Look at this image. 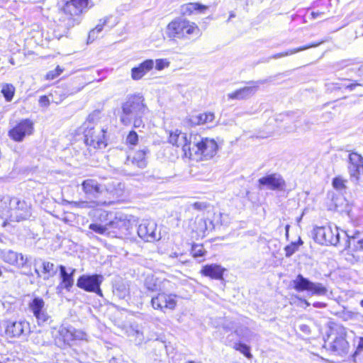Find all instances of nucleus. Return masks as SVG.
<instances>
[{"label":"nucleus","mask_w":363,"mask_h":363,"mask_svg":"<svg viewBox=\"0 0 363 363\" xmlns=\"http://www.w3.org/2000/svg\"><path fill=\"white\" fill-rule=\"evenodd\" d=\"M289 228V225H286V235L288 234Z\"/></svg>","instance_id":"obj_59"},{"label":"nucleus","mask_w":363,"mask_h":363,"mask_svg":"<svg viewBox=\"0 0 363 363\" xmlns=\"http://www.w3.org/2000/svg\"><path fill=\"white\" fill-rule=\"evenodd\" d=\"M156 230L157 224L153 220H145L138 225V235L146 242H153L160 238Z\"/></svg>","instance_id":"obj_17"},{"label":"nucleus","mask_w":363,"mask_h":363,"mask_svg":"<svg viewBox=\"0 0 363 363\" xmlns=\"http://www.w3.org/2000/svg\"><path fill=\"white\" fill-rule=\"evenodd\" d=\"M94 6L91 0H70L59 11L57 27L64 33L80 23V14Z\"/></svg>","instance_id":"obj_3"},{"label":"nucleus","mask_w":363,"mask_h":363,"mask_svg":"<svg viewBox=\"0 0 363 363\" xmlns=\"http://www.w3.org/2000/svg\"><path fill=\"white\" fill-rule=\"evenodd\" d=\"M148 152L149 150L147 148L140 150L135 153V156L131 160L128 158L127 162L129 163V162H131L133 164L136 165L139 168H145L146 167L145 155Z\"/></svg>","instance_id":"obj_30"},{"label":"nucleus","mask_w":363,"mask_h":363,"mask_svg":"<svg viewBox=\"0 0 363 363\" xmlns=\"http://www.w3.org/2000/svg\"><path fill=\"white\" fill-rule=\"evenodd\" d=\"M191 254L194 258L199 262H201L204 259L203 257L206 254V251L203 245L193 244L191 249Z\"/></svg>","instance_id":"obj_35"},{"label":"nucleus","mask_w":363,"mask_h":363,"mask_svg":"<svg viewBox=\"0 0 363 363\" xmlns=\"http://www.w3.org/2000/svg\"><path fill=\"white\" fill-rule=\"evenodd\" d=\"M145 286L150 291H157L159 290L158 279L153 275H149L145 278Z\"/></svg>","instance_id":"obj_37"},{"label":"nucleus","mask_w":363,"mask_h":363,"mask_svg":"<svg viewBox=\"0 0 363 363\" xmlns=\"http://www.w3.org/2000/svg\"><path fill=\"white\" fill-rule=\"evenodd\" d=\"M322 14V13H319V12H314L313 11L311 13V16L313 17V18H317L319 16H320Z\"/></svg>","instance_id":"obj_55"},{"label":"nucleus","mask_w":363,"mask_h":363,"mask_svg":"<svg viewBox=\"0 0 363 363\" xmlns=\"http://www.w3.org/2000/svg\"><path fill=\"white\" fill-rule=\"evenodd\" d=\"M347 181L340 177H336L333 179V186L337 191H342L346 189L345 182Z\"/></svg>","instance_id":"obj_43"},{"label":"nucleus","mask_w":363,"mask_h":363,"mask_svg":"<svg viewBox=\"0 0 363 363\" xmlns=\"http://www.w3.org/2000/svg\"><path fill=\"white\" fill-rule=\"evenodd\" d=\"M127 335L129 337L134 338L136 345H140L144 341L143 328L136 323H133L128 328Z\"/></svg>","instance_id":"obj_29"},{"label":"nucleus","mask_w":363,"mask_h":363,"mask_svg":"<svg viewBox=\"0 0 363 363\" xmlns=\"http://www.w3.org/2000/svg\"><path fill=\"white\" fill-rule=\"evenodd\" d=\"M169 62L166 59H157L155 61V68L157 70H162L168 67Z\"/></svg>","instance_id":"obj_47"},{"label":"nucleus","mask_w":363,"mask_h":363,"mask_svg":"<svg viewBox=\"0 0 363 363\" xmlns=\"http://www.w3.org/2000/svg\"><path fill=\"white\" fill-rule=\"evenodd\" d=\"M100 113L99 111L90 113L79 129L84 135L86 145L93 149H103L107 145V129L98 123Z\"/></svg>","instance_id":"obj_2"},{"label":"nucleus","mask_w":363,"mask_h":363,"mask_svg":"<svg viewBox=\"0 0 363 363\" xmlns=\"http://www.w3.org/2000/svg\"><path fill=\"white\" fill-rule=\"evenodd\" d=\"M188 363H195V362H189Z\"/></svg>","instance_id":"obj_64"},{"label":"nucleus","mask_w":363,"mask_h":363,"mask_svg":"<svg viewBox=\"0 0 363 363\" xmlns=\"http://www.w3.org/2000/svg\"><path fill=\"white\" fill-rule=\"evenodd\" d=\"M347 330L342 325H336L330 328L325 344L338 355H345L349 352V343L346 340Z\"/></svg>","instance_id":"obj_7"},{"label":"nucleus","mask_w":363,"mask_h":363,"mask_svg":"<svg viewBox=\"0 0 363 363\" xmlns=\"http://www.w3.org/2000/svg\"><path fill=\"white\" fill-rule=\"evenodd\" d=\"M179 261H180L181 262H182V263L186 262V261H185V260H183V259H179Z\"/></svg>","instance_id":"obj_61"},{"label":"nucleus","mask_w":363,"mask_h":363,"mask_svg":"<svg viewBox=\"0 0 363 363\" xmlns=\"http://www.w3.org/2000/svg\"><path fill=\"white\" fill-rule=\"evenodd\" d=\"M313 306L315 308H323L326 306V304L323 302L316 301L313 303Z\"/></svg>","instance_id":"obj_53"},{"label":"nucleus","mask_w":363,"mask_h":363,"mask_svg":"<svg viewBox=\"0 0 363 363\" xmlns=\"http://www.w3.org/2000/svg\"><path fill=\"white\" fill-rule=\"evenodd\" d=\"M234 16H235L234 14H230V18H233Z\"/></svg>","instance_id":"obj_62"},{"label":"nucleus","mask_w":363,"mask_h":363,"mask_svg":"<svg viewBox=\"0 0 363 363\" xmlns=\"http://www.w3.org/2000/svg\"><path fill=\"white\" fill-rule=\"evenodd\" d=\"M79 91V89L77 90H69V89H65L62 90L60 87H57L56 89L54 91V93L56 94H59L60 96H62L63 99L67 97L69 95H72L76 92Z\"/></svg>","instance_id":"obj_45"},{"label":"nucleus","mask_w":363,"mask_h":363,"mask_svg":"<svg viewBox=\"0 0 363 363\" xmlns=\"http://www.w3.org/2000/svg\"><path fill=\"white\" fill-rule=\"evenodd\" d=\"M305 302H306V303L308 306H309V305H310V303H309L307 301H305Z\"/></svg>","instance_id":"obj_63"},{"label":"nucleus","mask_w":363,"mask_h":363,"mask_svg":"<svg viewBox=\"0 0 363 363\" xmlns=\"http://www.w3.org/2000/svg\"><path fill=\"white\" fill-rule=\"evenodd\" d=\"M189 140L190 135L187 136L186 133H182L181 130L177 129L174 131H170L169 133V143L177 147H182V151L186 157H187L188 154L189 153V151L191 145Z\"/></svg>","instance_id":"obj_19"},{"label":"nucleus","mask_w":363,"mask_h":363,"mask_svg":"<svg viewBox=\"0 0 363 363\" xmlns=\"http://www.w3.org/2000/svg\"><path fill=\"white\" fill-rule=\"evenodd\" d=\"M104 280V276L101 274H82L77 279V286L86 292L95 293L102 297L101 284Z\"/></svg>","instance_id":"obj_10"},{"label":"nucleus","mask_w":363,"mask_h":363,"mask_svg":"<svg viewBox=\"0 0 363 363\" xmlns=\"http://www.w3.org/2000/svg\"><path fill=\"white\" fill-rule=\"evenodd\" d=\"M129 288L121 281H116L113 286V296L119 299H124L129 295Z\"/></svg>","instance_id":"obj_31"},{"label":"nucleus","mask_w":363,"mask_h":363,"mask_svg":"<svg viewBox=\"0 0 363 363\" xmlns=\"http://www.w3.org/2000/svg\"><path fill=\"white\" fill-rule=\"evenodd\" d=\"M293 287L296 291H306L315 296H325L328 292L326 286L322 283L313 282L301 274H298L293 280Z\"/></svg>","instance_id":"obj_9"},{"label":"nucleus","mask_w":363,"mask_h":363,"mask_svg":"<svg viewBox=\"0 0 363 363\" xmlns=\"http://www.w3.org/2000/svg\"><path fill=\"white\" fill-rule=\"evenodd\" d=\"M264 81H250L247 82L250 86L238 89L228 94V98L233 100H247L253 96L259 89V84H264Z\"/></svg>","instance_id":"obj_16"},{"label":"nucleus","mask_w":363,"mask_h":363,"mask_svg":"<svg viewBox=\"0 0 363 363\" xmlns=\"http://www.w3.org/2000/svg\"><path fill=\"white\" fill-rule=\"evenodd\" d=\"M29 308L37 319L38 325L44 324L50 318L45 308V301L42 298L35 297L29 303Z\"/></svg>","instance_id":"obj_20"},{"label":"nucleus","mask_w":363,"mask_h":363,"mask_svg":"<svg viewBox=\"0 0 363 363\" xmlns=\"http://www.w3.org/2000/svg\"><path fill=\"white\" fill-rule=\"evenodd\" d=\"M154 66L153 60H146L138 66L132 68L131 77L134 80H139L150 72Z\"/></svg>","instance_id":"obj_25"},{"label":"nucleus","mask_w":363,"mask_h":363,"mask_svg":"<svg viewBox=\"0 0 363 363\" xmlns=\"http://www.w3.org/2000/svg\"><path fill=\"white\" fill-rule=\"evenodd\" d=\"M348 172L351 179L357 182L363 174V157L356 152H352L348 157Z\"/></svg>","instance_id":"obj_15"},{"label":"nucleus","mask_w":363,"mask_h":363,"mask_svg":"<svg viewBox=\"0 0 363 363\" xmlns=\"http://www.w3.org/2000/svg\"><path fill=\"white\" fill-rule=\"evenodd\" d=\"M314 240L320 245H337L340 242V233L335 226L316 227L314 228Z\"/></svg>","instance_id":"obj_11"},{"label":"nucleus","mask_w":363,"mask_h":363,"mask_svg":"<svg viewBox=\"0 0 363 363\" xmlns=\"http://www.w3.org/2000/svg\"><path fill=\"white\" fill-rule=\"evenodd\" d=\"M106 20H104L103 23H99L98 24L95 28H94L93 30H91L89 33V35H88V43L89 42H93L95 38H97V34L99 33L100 32H101V30H103V28H104V26L106 23Z\"/></svg>","instance_id":"obj_42"},{"label":"nucleus","mask_w":363,"mask_h":363,"mask_svg":"<svg viewBox=\"0 0 363 363\" xmlns=\"http://www.w3.org/2000/svg\"><path fill=\"white\" fill-rule=\"evenodd\" d=\"M215 119V115L212 112L202 113H192L186 119V123L189 126L200 125L212 123Z\"/></svg>","instance_id":"obj_23"},{"label":"nucleus","mask_w":363,"mask_h":363,"mask_svg":"<svg viewBox=\"0 0 363 363\" xmlns=\"http://www.w3.org/2000/svg\"><path fill=\"white\" fill-rule=\"evenodd\" d=\"M362 351H363V337L359 338L354 354H357L361 352Z\"/></svg>","instance_id":"obj_51"},{"label":"nucleus","mask_w":363,"mask_h":363,"mask_svg":"<svg viewBox=\"0 0 363 363\" xmlns=\"http://www.w3.org/2000/svg\"><path fill=\"white\" fill-rule=\"evenodd\" d=\"M259 188L271 191H284L286 184L283 177L279 173L267 174L258 179Z\"/></svg>","instance_id":"obj_12"},{"label":"nucleus","mask_w":363,"mask_h":363,"mask_svg":"<svg viewBox=\"0 0 363 363\" xmlns=\"http://www.w3.org/2000/svg\"><path fill=\"white\" fill-rule=\"evenodd\" d=\"M190 150L187 157L192 160H207L213 157L218 145L214 139L202 137L200 134H190Z\"/></svg>","instance_id":"obj_4"},{"label":"nucleus","mask_w":363,"mask_h":363,"mask_svg":"<svg viewBox=\"0 0 363 363\" xmlns=\"http://www.w3.org/2000/svg\"><path fill=\"white\" fill-rule=\"evenodd\" d=\"M225 271V269L221 265L217 264H211L204 265L201 270V273L205 277H208L213 279L220 280L223 278V274Z\"/></svg>","instance_id":"obj_24"},{"label":"nucleus","mask_w":363,"mask_h":363,"mask_svg":"<svg viewBox=\"0 0 363 363\" xmlns=\"http://www.w3.org/2000/svg\"><path fill=\"white\" fill-rule=\"evenodd\" d=\"M299 330L306 335H309L311 333V328L308 325L301 324L299 325Z\"/></svg>","instance_id":"obj_50"},{"label":"nucleus","mask_w":363,"mask_h":363,"mask_svg":"<svg viewBox=\"0 0 363 363\" xmlns=\"http://www.w3.org/2000/svg\"><path fill=\"white\" fill-rule=\"evenodd\" d=\"M1 258L4 262L16 265L18 267H24L26 266L28 258L21 253H18L11 250H4L1 252Z\"/></svg>","instance_id":"obj_21"},{"label":"nucleus","mask_w":363,"mask_h":363,"mask_svg":"<svg viewBox=\"0 0 363 363\" xmlns=\"http://www.w3.org/2000/svg\"><path fill=\"white\" fill-rule=\"evenodd\" d=\"M16 91L15 86L11 84H4L1 86V93L4 96L6 101H12Z\"/></svg>","instance_id":"obj_36"},{"label":"nucleus","mask_w":363,"mask_h":363,"mask_svg":"<svg viewBox=\"0 0 363 363\" xmlns=\"http://www.w3.org/2000/svg\"><path fill=\"white\" fill-rule=\"evenodd\" d=\"M148 113L144 96L140 94H130L121 105L120 121L125 126L132 125L135 128H144V118Z\"/></svg>","instance_id":"obj_1"},{"label":"nucleus","mask_w":363,"mask_h":363,"mask_svg":"<svg viewBox=\"0 0 363 363\" xmlns=\"http://www.w3.org/2000/svg\"><path fill=\"white\" fill-rule=\"evenodd\" d=\"M115 201L112 200H96L87 199L86 201H74L73 205L79 208H94L101 206H109L114 203Z\"/></svg>","instance_id":"obj_28"},{"label":"nucleus","mask_w":363,"mask_h":363,"mask_svg":"<svg viewBox=\"0 0 363 363\" xmlns=\"http://www.w3.org/2000/svg\"><path fill=\"white\" fill-rule=\"evenodd\" d=\"M357 86H359V84L350 83V84H343L342 87H345L346 89H349L350 90L352 91Z\"/></svg>","instance_id":"obj_52"},{"label":"nucleus","mask_w":363,"mask_h":363,"mask_svg":"<svg viewBox=\"0 0 363 363\" xmlns=\"http://www.w3.org/2000/svg\"><path fill=\"white\" fill-rule=\"evenodd\" d=\"M138 141V135L135 130H130L126 138L127 143L135 145Z\"/></svg>","instance_id":"obj_46"},{"label":"nucleus","mask_w":363,"mask_h":363,"mask_svg":"<svg viewBox=\"0 0 363 363\" xmlns=\"http://www.w3.org/2000/svg\"><path fill=\"white\" fill-rule=\"evenodd\" d=\"M303 242L299 238L297 242H292L291 244L286 245L284 247L285 256L290 257L292 256L298 250L300 245H303Z\"/></svg>","instance_id":"obj_39"},{"label":"nucleus","mask_w":363,"mask_h":363,"mask_svg":"<svg viewBox=\"0 0 363 363\" xmlns=\"http://www.w3.org/2000/svg\"><path fill=\"white\" fill-rule=\"evenodd\" d=\"M82 189L87 199L102 200L101 196L106 191L104 185L94 179H87L82 182Z\"/></svg>","instance_id":"obj_14"},{"label":"nucleus","mask_w":363,"mask_h":363,"mask_svg":"<svg viewBox=\"0 0 363 363\" xmlns=\"http://www.w3.org/2000/svg\"><path fill=\"white\" fill-rule=\"evenodd\" d=\"M193 206H194V208L199 209V210H201L205 207V205L203 203H200V202H195Z\"/></svg>","instance_id":"obj_54"},{"label":"nucleus","mask_w":363,"mask_h":363,"mask_svg":"<svg viewBox=\"0 0 363 363\" xmlns=\"http://www.w3.org/2000/svg\"><path fill=\"white\" fill-rule=\"evenodd\" d=\"M58 268L61 281L57 286V289H65L67 291H70L74 285V278H72V274H68L64 265L60 264Z\"/></svg>","instance_id":"obj_27"},{"label":"nucleus","mask_w":363,"mask_h":363,"mask_svg":"<svg viewBox=\"0 0 363 363\" xmlns=\"http://www.w3.org/2000/svg\"><path fill=\"white\" fill-rule=\"evenodd\" d=\"M76 272V269L74 268L70 269V272H68V274H72V278H74V273Z\"/></svg>","instance_id":"obj_57"},{"label":"nucleus","mask_w":363,"mask_h":363,"mask_svg":"<svg viewBox=\"0 0 363 363\" xmlns=\"http://www.w3.org/2000/svg\"><path fill=\"white\" fill-rule=\"evenodd\" d=\"M178 257H179V254L177 252H172L169 255V257H172V258Z\"/></svg>","instance_id":"obj_56"},{"label":"nucleus","mask_w":363,"mask_h":363,"mask_svg":"<svg viewBox=\"0 0 363 363\" xmlns=\"http://www.w3.org/2000/svg\"><path fill=\"white\" fill-rule=\"evenodd\" d=\"M207 6H204L199 3L191 2L186 4H184L182 6L181 11L184 15H191L194 11H197L199 13H203L204 11L207 9Z\"/></svg>","instance_id":"obj_32"},{"label":"nucleus","mask_w":363,"mask_h":363,"mask_svg":"<svg viewBox=\"0 0 363 363\" xmlns=\"http://www.w3.org/2000/svg\"><path fill=\"white\" fill-rule=\"evenodd\" d=\"M30 332V324L25 320L10 322L6 328V333L11 337H20Z\"/></svg>","instance_id":"obj_22"},{"label":"nucleus","mask_w":363,"mask_h":363,"mask_svg":"<svg viewBox=\"0 0 363 363\" xmlns=\"http://www.w3.org/2000/svg\"><path fill=\"white\" fill-rule=\"evenodd\" d=\"M39 104L41 106H48L50 104V101L47 96H42L40 97Z\"/></svg>","instance_id":"obj_49"},{"label":"nucleus","mask_w":363,"mask_h":363,"mask_svg":"<svg viewBox=\"0 0 363 363\" xmlns=\"http://www.w3.org/2000/svg\"><path fill=\"white\" fill-rule=\"evenodd\" d=\"M35 272L36 273L37 276L38 277H40V272L38 269H35Z\"/></svg>","instance_id":"obj_58"},{"label":"nucleus","mask_w":363,"mask_h":363,"mask_svg":"<svg viewBox=\"0 0 363 363\" xmlns=\"http://www.w3.org/2000/svg\"><path fill=\"white\" fill-rule=\"evenodd\" d=\"M322 43H323V41L318 42V43H311V44H309V45H306V46H302V47H300V48H294V49L289 50H287L286 52L277 53V54H275V55L271 56L269 58V60H270V59H278V58H281V57H283L289 56V55L295 54L296 52H298L300 51H303V50H307V49L311 48L317 47L319 45H320Z\"/></svg>","instance_id":"obj_33"},{"label":"nucleus","mask_w":363,"mask_h":363,"mask_svg":"<svg viewBox=\"0 0 363 363\" xmlns=\"http://www.w3.org/2000/svg\"><path fill=\"white\" fill-rule=\"evenodd\" d=\"M233 348L244 354L247 358L251 359L252 355L250 352V347L245 343L236 342Z\"/></svg>","instance_id":"obj_40"},{"label":"nucleus","mask_w":363,"mask_h":363,"mask_svg":"<svg viewBox=\"0 0 363 363\" xmlns=\"http://www.w3.org/2000/svg\"><path fill=\"white\" fill-rule=\"evenodd\" d=\"M60 335L63 337L65 342L75 338H82L76 333H72L70 330L65 328H62L59 330Z\"/></svg>","instance_id":"obj_41"},{"label":"nucleus","mask_w":363,"mask_h":363,"mask_svg":"<svg viewBox=\"0 0 363 363\" xmlns=\"http://www.w3.org/2000/svg\"><path fill=\"white\" fill-rule=\"evenodd\" d=\"M235 333L238 336L247 340H248L252 335V332L247 328H238L235 330Z\"/></svg>","instance_id":"obj_44"},{"label":"nucleus","mask_w":363,"mask_h":363,"mask_svg":"<svg viewBox=\"0 0 363 363\" xmlns=\"http://www.w3.org/2000/svg\"><path fill=\"white\" fill-rule=\"evenodd\" d=\"M177 296L172 294L159 293L156 296L152 297L151 303L155 309L164 311V309L173 310L177 306Z\"/></svg>","instance_id":"obj_18"},{"label":"nucleus","mask_w":363,"mask_h":363,"mask_svg":"<svg viewBox=\"0 0 363 363\" xmlns=\"http://www.w3.org/2000/svg\"><path fill=\"white\" fill-rule=\"evenodd\" d=\"M346 237L345 247L350 248L353 244L354 247L357 250H363V230L355 231L352 235L347 232H344Z\"/></svg>","instance_id":"obj_26"},{"label":"nucleus","mask_w":363,"mask_h":363,"mask_svg":"<svg viewBox=\"0 0 363 363\" xmlns=\"http://www.w3.org/2000/svg\"><path fill=\"white\" fill-rule=\"evenodd\" d=\"M101 222H107L109 237L120 238L129 233L130 221L125 215L104 211L99 216Z\"/></svg>","instance_id":"obj_5"},{"label":"nucleus","mask_w":363,"mask_h":363,"mask_svg":"<svg viewBox=\"0 0 363 363\" xmlns=\"http://www.w3.org/2000/svg\"><path fill=\"white\" fill-rule=\"evenodd\" d=\"M63 72V69L60 66H57L56 69L53 71H50L47 74V78L48 79H53L58 77Z\"/></svg>","instance_id":"obj_48"},{"label":"nucleus","mask_w":363,"mask_h":363,"mask_svg":"<svg viewBox=\"0 0 363 363\" xmlns=\"http://www.w3.org/2000/svg\"><path fill=\"white\" fill-rule=\"evenodd\" d=\"M105 223H106L104 225L99 223H91L89 226V228L99 235L109 237L107 222Z\"/></svg>","instance_id":"obj_38"},{"label":"nucleus","mask_w":363,"mask_h":363,"mask_svg":"<svg viewBox=\"0 0 363 363\" xmlns=\"http://www.w3.org/2000/svg\"><path fill=\"white\" fill-rule=\"evenodd\" d=\"M9 214L5 218L2 226L6 228L11 225L12 222H20L28 219L31 216L30 205L25 201H16V206L9 211Z\"/></svg>","instance_id":"obj_8"},{"label":"nucleus","mask_w":363,"mask_h":363,"mask_svg":"<svg viewBox=\"0 0 363 363\" xmlns=\"http://www.w3.org/2000/svg\"><path fill=\"white\" fill-rule=\"evenodd\" d=\"M359 304L363 308V299L360 301Z\"/></svg>","instance_id":"obj_60"},{"label":"nucleus","mask_w":363,"mask_h":363,"mask_svg":"<svg viewBox=\"0 0 363 363\" xmlns=\"http://www.w3.org/2000/svg\"><path fill=\"white\" fill-rule=\"evenodd\" d=\"M43 267V279L44 280H48L50 278L53 277L57 274V269L55 267L53 263L43 261L42 262Z\"/></svg>","instance_id":"obj_34"},{"label":"nucleus","mask_w":363,"mask_h":363,"mask_svg":"<svg viewBox=\"0 0 363 363\" xmlns=\"http://www.w3.org/2000/svg\"><path fill=\"white\" fill-rule=\"evenodd\" d=\"M167 31L169 37L179 39L198 38L201 35L200 28L195 23L183 18H177L170 22L167 26Z\"/></svg>","instance_id":"obj_6"},{"label":"nucleus","mask_w":363,"mask_h":363,"mask_svg":"<svg viewBox=\"0 0 363 363\" xmlns=\"http://www.w3.org/2000/svg\"><path fill=\"white\" fill-rule=\"evenodd\" d=\"M34 130L33 123L26 118L21 120L8 133L10 138L16 142H21L26 135H30Z\"/></svg>","instance_id":"obj_13"}]
</instances>
